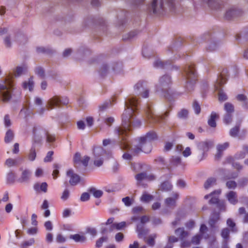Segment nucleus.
<instances>
[{
	"label": "nucleus",
	"mask_w": 248,
	"mask_h": 248,
	"mask_svg": "<svg viewBox=\"0 0 248 248\" xmlns=\"http://www.w3.org/2000/svg\"><path fill=\"white\" fill-rule=\"evenodd\" d=\"M125 110L122 117V126L115 129L114 133L117 136L124 140L132 127H138L141 125V122L135 120L134 113L139 109L140 102L136 97L126 98L124 101Z\"/></svg>",
	"instance_id": "f257e3e1"
},
{
	"label": "nucleus",
	"mask_w": 248,
	"mask_h": 248,
	"mask_svg": "<svg viewBox=\"0 0 248 248\" xmlns=\"http://www.w3.org/2000/svg\"><path fill=\"white\" fill-rule=\"evenodd\" d=\"M177 2L176 0H153L147 8L150 15H159L164 12L169 10L173 13H177Z\"/></svg>",
	"instance_id": "f03ea898"
},
{
	"label": "nucleus",
	"mask_w": 248,
	"mask_h": 248,
	"mask_svg": "<svg viewBox=\"0 0 248 248\" xmlns=\"http://www.w3.org/2000/svg\"><path fill=\"white\" fill-rule=\"evenodd\" d=\"M182 75L186 82V89L188 92L192 91L197 78L194 64H187L183 69Z\"/></svg>",
	"instance_id": "7ed1b4c3"
},
{
	"label": "nucleus",
	"mask_w": 248,
	"mask_h": 248,
	"mask_svg": "<svg viewBox=\"0 0 248 248\" xmlns=\"http://www.w3.org/2000/svg\"><path fill=\"white\" fill-rule=\"evenodd\" d=\"M119 138V146L122 150H128L129 152L132 154L134 156L138 155L140 153L143 152L145 154H148L151 152L152 150V146L149 143L147 147H146L144 144L141 143V141H139V144L137 145H134L129 147L128 144L124 141L126 140H122L121 138Z\"/></svg>",
	"instance_id": "20e7f679"
},
{
	"label": "nucleus",
	"mask_w": 248,
	"mask_h": 248,
	"mask_svg": "<svg viewBox=\"0 0 248 248\" xmlns=\"http://www.w3.org/2000/svg\"><path fill=\"white\" fill-rule=\"evenodd\" d=\"M171 85L172 80L170 76L164 75L159 78L158 82L155 86L156 91L169 99Z\"/></svg>",
	"instance_id": "39448f33"
},
{
	"label": "nucleus",
	"mask_w": 248,
	"mask_h": 248,
	"mask_svg": "<svg viewBox=\"0 0 248 248\" xmlns=\"http://www.w3.org/2000/svg\"><path fill=\"white\" fill-rule=\"evenodd\" d=\"M13 83L11 78H8L0 83V101L6 103L12 98Z\"/></svg>",
	"instance_id": "423d86ee"
},
{
	"label": "nucleus",
	"mask_w": 248,
	"mask_h": 248,
	"mask_svg": "<svg viewBox=\"0 0 248 248\" xmlns=\"http://www.w3.org/2000/svg\"><path fill=\"white\" fill-rule=\"evenodd\" d=\"M229 76L227 69H223L218 76L215 84V88L218 91V99L220 101H224L227 99V95L223 92L220 87L225 84Z\"/></svg>",
	"instance_id": "0eeeda50"
},
{
	"label": "nucleus",
	"mask_w": 248,
	"mask_h": 248,
	"mask_svg": "<svg viewBox=\"0 0 248 248\" xmlns=\"http://www.w3.org/2000/svg\"><path fill=\"white\" fill-rule=\"evenodd\" d=\"M149 88L148 83L144 80H139L134 86V93L137 95H140L143 98L149 96Z\"/></svg>",
	"instance_id": "6e6552de"
},
{
	"label": "nucleus",
	"mask_w": 248,
	"mask_h": 248,
	"mask_svg": "<svg viewBox=\"0 0 248 248\" xmlns=\"http://www.w3.org/2000/svg\"><path fill=\"white\" fill-rule=\"evenodd\" d=\"M145 111L146 115V121L149 123H158L160 120L164 119L165 117H167L169 115V112H166L165 114V116L163 117L155 115L154 113L152 106L150 104L147 105Z\"/></svg>",
	"instance_id": "1a4fd4ad"
},
{
	"label": "nucleus",
	"mask_w": 248,
	"mask_h": 248,
	"mask_svg": "<svg viewBox=\"0 0 248 248\" xmlns=\"http://www.w3.org/2000/svg\"><path fill=\"white\" fill-rule=\"evenodd\" d=\"M32 143L40 144L47 134V131L41 126H34L32 129Z\"/></svg>",
	"instance_id": "9d476101"
},
{
	"label": "nucleus",
	"mask_w": 248,
	"mask_h": 248,
	"mask_svg": "<svg viewBox=\"0 0 248 248\" xmlns=\"http://www.w3.org/2000/svg\"><path fill=\"white\" fill-rule=\"evenodd\" d=\"M214 145L213 140H206L198 143L197 148L198 150L202 152V156L199 158V161H202L205 156L206 153Z\"/></svg>",
	"instance_id": "9b49d317"
},
{
	"label": "nucleus",
	"mask_w": 248,
	"mask_h": 248,
	"mask_svg": "<svg viewBox=\"0 0 248 248\" xmlns=\"http://www.w3.org/2000/svg\"><path fill=\"white\" fill-rule=\"evenodd\" d=\"M69 103V100L66 97L54 96L48 100L47 106L50 108L55 107H60L61 105H66Z\"/></svg>",
	"instance_id": "f8f14e48"
},
{
	"label": "nucleus",
	"mask_w": 248,
	"mask_h": 248,
	"mask_svg": "<svg viewBox=\"0 0 248 248\" xmlns=\"http://www.w3.org/2000/svg\"><path fill=\"white\" fill-rule=\"evenodd\" d=\"M154 67L156 68L165 69L167 70H177L178 67L173 66L172 64L171 61H162L160 59H157L153 63Z\"/></svg>",
	"instance_id": "ddd939ff"
},
{
	"label": "nucleus",
	"mask_w": 248,
	"mask_h": 248,
	"mask_svg": "<svg viewBox=\"0 0 248 248\" xmlns=\"http://www.w3.org/2000/svg\"><path fill=\"white\" fill-rule=\"evenodd\" d=\"M85 27L89 26L91 24H97L100 26L103 32L107 30V24L105 20L103 18H99L95 19L93 17H89L86 18L83 22Z\"/></svg>",
	"instance_id": "4468645a"
},
{
	"label": "nucleus",
	"mask_w": 248,
	"mask_h": 248,
	"mask_svg": "<svg viewBox=\"0 0 248 248\" xmlns=\"http://www.w3.org/2000/svg\"><path fill=\"white\" fill-rule=\"evenodd\" d=\"M157 139V136L156 133L154 131H150L147 133L145 136L138 138L137 140L141 141V143L144 144L146 147H147L148 143L152 146L151 142Z\"/></svg>",
	"instance_id": "2eb2a0df"
},
{
	"label": "nucleus",
	"mask_w": 248,
	"mask_h": 248,
	"mask_svg": "<svg viewBox=\"0 0 248 248\" xmlns=\"http://www.w3.org/2000/svg\"><path fill=\"white\" fill-rule=\"evenodd\" d=\"M204 37L205 40L209 41V43L206 47L207 51L210 52L214 51L218 48L219 43L213 38L211 34L207 33L204 35Z\"/></svg>",
	"instance_id": "dca6fc26"
},
{
	"label": "nucleus",
	"mask_w": 248,
	"mask_h": 248,
	"mask_svg": "<svg viewBox=\"0 0 248 248\" xmlns=\"http://www.w3.org/2000/svg\"><path fill=\"white\" fill-rule=\"evenodd\" d=\"M66 175L70 178L69 182L71 186L77 185L80 181V176L74 173L73 170L72 169L68 170L67 171Z\"/></svg>",
	"instance_id": "f3484780"
},
{
	"label": "nucleus",
	"mask_w": 248,
	"mask_h": 248,
	"mask_svg": "<svg viewBox=\"0 0 248 248\" xmlns=\"http://www.w3.org/2000/svg\"><path fill=\"white\" fill-rule=\"evenodd\" d=\"M172 197H169L165 200V204L166 206L174 208L176 205V200L178 199L179 195L177 192H173Z\"/></svg>",
	"instance_id": "a211bd4d"
},
{
	"label": "nucleus",
	"mask_w": 248,
	"mask_h": 248,
	"mask_svg": "<svg viewBox=\"0 0 248 248\" xmlns=\"http://www.w3.org/2000/svg\"><path fill=\"white\" fill-rule=\"evenodd\" d=\"M242 11L235 8H231L228 9L225 15V18L227 20H231L233 18L240 16Z\"/></svg>",
	"instance_id": "6ab92c4d"
},
{
	"label": "nucleus",
	"mask_w": 248,
	"mask_h": 248,
	"mask_svg": "<svg viewBox=\"0 0 248 248\" xmlns=\"http://www.w3.org/2000/svg\"><path fill=\"white\" fill-rule=\"evenodd\" d=\"M203 5L206 4L212 9H218L221 5L222 1L219 0H201Z\"/></svg>",
	"instance_id": "aec40b11"
},
{
	"label": "nucleus",
	"mask_w": 248,
	"mask_h": 248,
	"mask_svg": "<svg viewBox=\"0 0 248 248\" xmlns=\"http://www.w3.org/2000/svg\"><path fill=\"white\" fill-rule=\"evenodd\" d=\"M225 196L229 203L232 205H235L238 202L237 194L235 191H230L226 194Z\"/></svg>",
	"instance_id": "412c9836"
},
{
	"label": "nucleus",
	"mask_w": 248,
	"mask_h": 248,
	"mask_svg": "<svg viewBox=\"0 0 248 248\" xmlns=\"http://www.w3.org/2000/svg\"><path fill=\"white\" fill-rule=\"evenodd\" d=\"M220 219V215L219 213L213 212L211 215L208 221L209 226L212 229L216 228V224Z\"/></svg>",
	"instance_id": "4be33fe9"
},
{
	"label": "nucleus",
	"mask_w": 248,
	"mask_h": 248,
	"mask_svg": "<svg viewBox=\"0 0 248 248\" xmlns=\"http://www.w3.org/2000/svg\"><path fill=\"white\" fill-rule=\"evenodd\" d=\"M31 176V171L28 169L24 170L21 174V177L18 180L20 183L26 182L29 181Z\"/></svg>",
	"instance_id": "5701e85b"
},
{
	"label": "nucleus",
	"mask_w": 248,
	"mask_h": 248,
	"mask_svg": "<svg viewBox=\"0 0 248 248\" xmlns=\"http://www.w3.org/2000/svg\"><path fill=\"white\" fill-rule=\"evenodd\" d=\"M136 231L139 238H141L143 236L146 235L149 231L148 229L144 228V225L142 224H138L137 225Z\"/></svg>",
	"instance_id": "b1692460"
},
{
	"label": "nucleus",
	"mask_w": 248,
	"mask_h": 248,
	"mask_svg": "<svg viewBox=\"0 0 248 248\" xmlns=\"http://www.w3.org/2000/svg\"><path fill=\"white\" fill-rule=\"evenodd\" d=\"M219 117V115L215 112L212 111L208 120V125L212 127H215L217 126L216 119Z\"/></svg>",
	"instance_id": "393cba45"
},
{
	"label": "nucleus",
	"mask_w": 248,
	"mask_h": 248,
	"mask_svg": "<svg viewBox=\"0 0 248 248\" xmlns=\"http://www.w3.org/2000/svg\"><path fill=\"white\" fill-rule=\"evenodd\" d=\"M105 153L102 147H95L93 150V154L94 158H103L102 156Z\"/></svg>",
	"instance_id": "a878e982"
},
{
	"label": "nucleus",
	"mask_w": 248,
	"mask_h": 248,
	"mask_svg": "<svg viewBox=\"0 0 248 248\" xmlns=\"http://www.w3.org/2000/svg\"><path fill=\"white\" fill-rule=\"evenodd\" d=\"M126 226V222L125 221H122L119 223H114L112 224L109 228V232H111L114 230H117L118 231L122 230Z\"/></svg>",
	"instance_id": "bb28decb"
},
{
	"label": "nucleus",
	"mask_w": 248,
	"mask_h": 248,
	"mask_svg": "<svg viewBox=\"0 0 248 248\" xmlns=\"http://www.w3.org/2000/svg\"><path fill=\"white\" fill-rule=\"evenodd\" d=\"M15 137L14 131L9 129L6 132L4 137V142L6 143H9L13 141Z\"/></svg>",
	"instance_id": "cd10ccee"
},
{
	"label": "nucleus",
	"mask_w": 248,
	"mask_h": 248,
	"mask_svg": "<svg viewBox=\"0 0 248 248\" xmlns=\"http://www.w3.org/2000/svg\"><path fill=\"white\" fill-rule=\"evenodd\" d=\"M69 238L74 240L76 242L83 243L86 241V237L83 235L75 234L70 235Z\"/></svg>",
	"instance_id": "c85d7f7f"
},
{
	"label": "nucleus",
	"mask_w": 248,
	"mask_h": 248,
	"mask_svg": "<svg viewBox=\"0 0 248 248\" xmlns=\"http://www.w3.org/2000/svg\"><path fill=\"white\" fill-rule=\"evenodd\" d=\"M27 156L28 159L31 161H33L35 159L36 157V153L35 144H32V146L29 150Z\"/></svg>",
	"instance_id": "c756f323"
},
{
	"label": "nucleus",
	"mask_w": 248,
	"mask_h": 248,
	"mask_svg": "<svg viewBox=\"0 0 248 248\" xmlns=\"http://www.w3.org/2000/svg\"><path fill=\"white\" fill-rule=\"evenodd\" d=\"M34 81L33 77H30L28 81H25L23 83L22 87L24 89H29L30 91H32L34 87Z\"/></svg>",
	"instance_id": "7c9ffc66"
},
{
	"label": "nucleus",
	"mask_w": 248,
	"mask_h": 248,
	"mask_svg": "<svg viewBox=\"0 0 248 248\" xmlns=\"http://www.w3.org/2000/svg\"><path fill=\"white\" fill-rule=\"evenodd\" d=\"M175 234L179 236L181 240H183L188 235V232L185 231L184 228H179L175 231Z\"/></svg>",
	"instance_id": "2f4dec72"
},
{
	"label": "nucleus",
	"mask_w": 248,
	"mask_h": 248,
	"mask_svg": "<svg viewBox=\"0 0 248 248\" xmlns=\"http://www.w3.org/2000/svg\"><path fill=\"white\" fill-rule=\"evenodd\" d=\"M160 187L162 191H169L172 189V185L169 181H166L161 184Z\"/></svg>",
	"instance_id": "473e14b6"
},
{
	"label": "nucleus",
	"mask_w": 248,
	"mask_h": 248,
	"mask_svg": "<svg viewBox=\"0 0 248 248\" xmlns=\"http://www.w3.org/2000/svg\"><path fill=\"white\" fill-rule=\"evenodd\" d=\"M138 34L137 31H131L123 36V39L124 41H131L135 38Z\"/></svg>",
	"instance_id": "72a5a7b5"
},
{
	"label": "nucleus",
	"mask_w": 248,
	"mask_h": 248,
	"mask_svg": "<svg viewBox=\"0 0 248 248\" xmlns=\"http://www.w3.org/2000/svg\"><path fill=\"white\" fill-rule=\"evenodd\" d=\"M170 161L171 166L177 167L182 164L181 159L179 156H172Z\"/></svg>",
	"instance_id": "f704fd0d"
},
{
	"label": "nucleus",
	"mask_w": 248,
	"mask_h": 248,
	"mask_svg": "<svg viewBox=\"0 0 248 248\" xmlns=\"http://www.w3.org/2000/svg\"><path fill=\"white\" fill-rule=\"evenodd\" d=\"M216 179L214 177L209 178L205 182L204 184V187L205 189H208L212 186L215 185L216 183Z\"/></svg>",
	"instance_id": "c9c22d12"
},
{
	"label": "nucleus",
	"mask_w": 248,
	"mask_h": 248,
	"mask_svg": "<svg viewBox=\"0 0 248 248\" xmlns=\"http://www.w3.org/2000/svg\"><path fill=\"white\" fill-rule=\"evenodd\" d=\"M16 175L12 171L8 172L6 175V182L9 184H12L15 181Z\"/></svg>",
	"instance_id": "e433bc0d"
},
{
	"label": "nucleus",
	"mask_w": 248,
	"mask_h": 248,
	"mask_svg": "<svg viewBox=\"0 0 248 248\" xmlns=\"http://www.w3.org/2000/svg\"><path fill=\"white\" fill-rule=\"evenodd\" d=\"M110 69V65L107 63H103L100 70L99 73L101 76H105L108 72Z\"/></svg>",
	"instance_id": "4c0bfd02"
},
{
	"label": "nucleus",
	"mask_w": 248,
	"mask_h": 248,
	"mask_svg": "<svg viewBox=\"0 0 248 248\" xmlns=\"http://www.w3.org/2000/svg\"><path fill=\"white\" fill-rule=\"evenodd\" d=\"M240 124H237L233 128H231L229 134L232 137H236L239 131Z\"/></svg>",
	"instance_id": "58836bf2"
},
{
	"label": "nucleus",
	"mask_w": 248,
	"mask_h": 248,
	"mask_svg": "<svg viewBox=\"0 0 248 248\" xmlns=\"http://www.w3.org/2000/svg\"><path fill=\"white\" fill-rule=\"evenodd\" d=\"M34 72L35 74L42 78H44L45 77V70L42 66H37L35 68Z\"/></svg>",
	"instance_id": "ea45409f"
},
{
	"label": "nucleus",
	"mask_w": 248,
	"mask_h": 248,
	"mask_svg": "<svg viewBox=\"0 0 248 248\" xmlns=\"http://www.w3.org/2000/svg\"><path fill=\"white\" fill-rule=\"evenodd\" d=\"M36 51L38 53H43L49 54L52 53V50L48 47H37L36 48Z\"/></svg>",
	"instance_id": "a19ab883"
},
{
	"label": "nucleus",
	"mask_w": 248,
	"mask_h": 248,
	"mask_svg": "<svg viewBox=\"0 0 248 248\" xmlns=\"http://www.w3.org/2000/svg\"><path fill=\"white\" fill-rule=\"evenodd\" d=\"M3 43L6 48H10L12 46V38L10 35H7L3 39Z\"/></svg>",
	"instance_id": "79ce46f5"
},
{
	"label": "nucleus",
	"mask_w": 248,
	"mask_h": 248,
	"mask_svg": "<svg viewBox=\"0 0 248 248\" xmlns=\"http://www.w3.org/2000/svg\"><path fill=\"white\" fill-rule=\"evenodd\" d=\"M89 191L93 194L94 197L98 198L101 197L103 195V192L100 190H96L94 187H91L89 189Z\"/></svg>",
	"instance_id": "37998d69"
},
{
	"label": "nucleus",
	"mask_w": 248,
	"mask_h": 248,
	"mask_svg": "<svg viewBox=\"0 0 248 248\" xmlns=\"http://www.w3.org/2000/svg\"><path fill=\"white\" fill-rule=\"evenodd\" d=\"M188 111L187 109H182L178 112L177 116L179 118L181 119H186L187 118Z\"/></svg>",
	"instance_id": "c03bdc74"
},
{
	"label": "nucleus",
	"mask_w": 248,
	"mask_h": 248,
	"mask_svg": "<svg viewBox=\"0 0 248 248\" xmlns=\"http://www.w3.org/2000/svg\"><path fill=\"white\" fill-rule=\"evenodd\" d=\"M154 197L150 194H147L146 192L143 193L142 196L140 198V200L142 202H148L149 201L152 200Z\"/></svg>",
	"instance_id": "a18cd8bd"
},
{
	"label": "nucleus",
	"mask_w": 248,
	"mask_h": 248,
	"mask_svg": "<svg viewBox=\"0 0 248 248\" xmlns=\"http://www.w3.org/2000/svg\"><path fill=\"white\" fill-rule=\"evenodd\" d=\"M5 165L8 168L16 166L17 165V160L11 158H8L5 162Z\"/></svg>",
	"instance_id": "49530a36"
},
{
	"label": "nucleus",
	"mask_w": 248,
	"mask_h": 248,
	"mask_svg": "<svg viewBox=\"0 0 248 248\" xmlns=\"http://www.w3.org/2000/svg\"><path fill=\"white\" fill-rule=\"evenodd\" d=\"M108 237L107 236H104L99 238L96 242L95 246L97 248H101L104 242H107Z\"/></svg>",
	"instance_id": "de8ad7c7"
},
{
	"label": "nucleus",
	"mask_w": 248,
	"mask_h": 248,
	"mask_svg": "<svg viewBox=\"0 0 248 248\" xmlns=\"http://www.w3.org/2000/svg\"><path fill=\"white\" fill-rule=\"evenodd\" d=\"M229 234L230 230L228 228H225L222 230L221 236L224 239V240L228 241L229 238Z\"/></svg>",
	"instance_id": "09e8293b"
},
{
	"label": "nucleus",
	"mask_w": 248,
	"mask_h": 248,
	"mask_svg": "<svg viewBox=\"0 0 248 248\" xmlns=\"http://www.w3.org/2000/svg\"><path fill=\"white\" fill-rule=\"evenodd\" d=\"M146 177L147 173L145 172H143L136 174L135 177L138 182L140 183L143 180H146Z\"/></svg>",
	"instance_id": "8fccbe9b"
},
{
	"label": "nucleus",
	"mask_w": 248,
	"mask_h": 248,
	"mask_svg": "<svg viewBox=\"0 0 248 248\" xmlns=\"http://www.w3.org/2000/svg\"><path fill=\"white\" fill-rule=\"evenodd\" d=\"M236 98L238 101H244L245 103L244 107L245 108H248V103L246 102L247 98L245 95L243 94H238L236 96Z\"/></svg>",
	"instance_id": "3c124183"
},
{
	"label": "nucleus",
	"mask_w": 248,
	"mask_h": 248,
	"mask_svg": "<svg viewBox=\"0 0 248 248\" xmlns=\"http://www.w3.org/2000/svg\"><path fill=\"white\" fill-rule=\"evenodd\" d=\"M224 109L226 113L232 114L234 111V107L232 104L226 103L224 105Z\"/></svg>",
	"instance_id": "603ef678"
},
{
	"label": "nucleus",
	"mask_w": 248,
	"mask_h": 248,
	"mask_svg": "<svg viewBox=\"0 0 248 248\" xmlns=\"http://www.w3.org/2000/svg\"><path fill=\"white\" fill-rule=\"evenodd\" d=\"M34 242H35L34 239L31 238L30 239H29L28 240L25 241L23 242L21 244L20 247L21 248H26L27 247L31 246L33 244H34Z\"/></svg>",
	"instance_id": "864d4df0"
},
{
	"label": "nucleus",
	"mask_w": 248,
	"mask_h": 248,
	"mask_svg": "<svg viewBox=\"0 0 248 248\" xmlns=\"http://www.w3.org/2000/svg\"><path fill=\"white\" fill-rule=\"evenodd\" d=\"M192 107H193V108L194 109L195 113L196 114H200V113L201 112V107H200L199 103L196 100H195L193 102V103L192 105Z\"/></svg>",
	"instance_id": "5fc2aeb1"
},
{
	"label": "nucleus",
	"mask_w": 248,
	"mask_h": 248,
	"mask_svg": "<svg viewBox=\"0 0 248 248\" xmlns=\"http://www.w3.org/2000/svg\"><path fill=\"white\" fill-rule=\"evenodd\" d=\"M156 237V234H153L149 236L148 239L147 240V244L153 247L155 244V239Z\"/></svg>",
	"instance_id": "6e6d98bb"
},
{
	"label": "nucleus",
	"mask_w": 248,
	"mask_h": 248,
	"mask_svg": "<svg viewBox=\"0 0 248 248\" xmlns=\"http://www.w3.org/2000/svg\"><path fill=\"white\" fill-rule=\"evenodd\" d=\"M46 137V141L48 143H51L55 141V135L50 134L47 131V134L45 135Z\"/></svg>",
	"instance_id": "4d7b16f0"
},
{
	"label": "nucleus",
	"mask_w": 248,
	"mask_h": 248,
	"mask_svg": "<svg viewBox=\"0 0 248 248\" xmlns=\"http://www.w3.org/2000/svg\"><path fill=\"white\" fill-rule=\"evenodd\" d=\"M248 184V178L244 177L240 179L238 181V185L240 187H244Z\"/></svg>",
	"instance_id": "13d9d810"
},
{
	"label": "nucleus",
	"mask_w": 248,
	"mask_h": 248,
	"mask_svg": "<svg viewBox=\"0 0 248 248\" xmlns=\"http://www.w3.org/2000/svg\"><path fill=\"white\" fill-rule=\"evenodd\" d=\"M202 236L200 234H197L194 236L191 239V243L194 245H199L200 243Z\"/></svg>",
	"instance_id": "bf43d9fd"
},
{
	"label": "nucleus",
	"mask_w": 248,
	"mask_h": 248,
	"mask_svg": "<svg viewBox=\"0 0 248 248\" xmlns=\"http://www.w3.org/2000/svg\"><path fill=\"white\" fill-rule=\"evenodd\" d=\"M227 224L229 227L231 228V230L232 232H236L237 231V229L235 228V223L232 219L229 218L227 219Z\"/></svg>",
	"instance_id": "052dcab7"
},
{
	"label": "nucleus",
	"mask_w": 248,
	"mask_h": 248,
	"mask_svg": "<svg viewBox=\"0 0 248 248\" xmlns=\"http://www.w3.org/2000/svg\"><path fill=\"white\" fill-rule=\"evenodd\" d=\"M232 114L226 113L224 115L223 122L226 124H230L232 121Z\"/></svg>",
	"instance_id": "680f3d73"
},
{
	"label": "nucleus",
	"mask_w": 248,
	"mask_h": 248,
	"mask_svg": "<svg viewBox=\"0 0 248 248\" xmlns=\"http://www.w3.org/2000/svg\"><path fill=\"white\" fill-rule=\"evenodd\" d=\"M25 68L22 66H17L14 71L15 77L20 76L24 71Z\"/></svg>",
	"instance_id": "e2e57ef3"
},
{
	"label": "nucleus",
	"mask_w": 248,
	"mask_h": 248,
	"mask_svg": "<svg viewBox=\"0 0 248 248\" xmlns=\"http://www.w3.org/2000/svg\"><path fill=\"white\" fill-rule=\"evenodd\" d=\"M111 69L113 71H116L120 69L122 67V63L121 62H115L111 65Z\"/></svg>",
	"instance_id": "0e129e2a"
},
{
	"label": "nucleus",
	"mask_w": 248,
	"mask_h": 248,
	"mask_svg": "<svg viewBox=\"0 0 248 248\" xmlns=\"http://www.w3.org/2000/svg\"><path fill=\"white\" fill-rule=\"evenodd\" d=\"M226 186L229 189H235L237 186V183L234 181H228L226 183Z\"/></svg>",
	"instance_id": "69168bd1"
},
{
	"label": "nucleus",
	"mask_w": 248,
	"mask_h": 248,
	"mask_svg": "<svg viewBox=\"0 0 248 248\" xmlns=\"http://www.w3.org/2000/svg\"><path fill=\"white\" fill-rule=\"evenodd\" d=\"M70 196V191L68 189H65L61 197V199L63 201H66Z\"/></svg>",
	"instance_id": "338daca9"
},
{
	"label": "nucleus",
	"mask_w": 248,
	"mask_h": 248,
	"mask_svg": "<svg viewBox=\"0 0 248 248\" xmlns=\"http://www.w3.org/2000/svg\"><path fill=\"white\" fill-rule=\"evenodd\" d=\"M4 124L5 127L8 128L11 126L12 123L8 114H6L4 117Z\"/></svg>",
	"instance_id": "774afa93"
}]
</instances>
